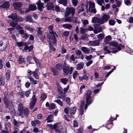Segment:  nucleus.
<instances>
[{
    "mask_svg": "<svg viewBox=\"0 0 133 133\" xmlns=\"http://www.w3.org/2000/svg\"><path fill=\"white\" fill-rule=\"evenodd\" d=\"M91 91L90 90H88L85 94L86 99V103L85 105V109L86 110L88 106L93 101V99H90L91 98Z\"/></svg>",
    "mask_w": 133,
    "mask_h": 133,
    "instance_id": "obj_1",
    "label": "nucleus"
},
{
    "mask_svg": "<svg viewBox=\"0 0 133 133\" xmlns=\"http://www.w3.org/2000/svg\"><path fill=\"white\" fill-rule=\"evenodd\" d=\"M75 13V9L73 7H67L66 8V11L64 14V17L68 16L70 14L73 16Z\"/></svg>",
    "mask_w": 133,
    "mask_h": 133,
    "instance_id": "obj_2",
    "label": "nucleus"
},
{
    "mask_svg": "<svg viewBox=\"0 0 133 133\" xmlns=\"http://www.w3.org/2000/svg\"><path fill=\"white\" fill-rule=\"evenodd\" d=\"M29 111L26 108H24L22 110L18 113V115L21 116L22 118L26 117L29 115Z\"/></svg>",
    "mask_w": 133,
    "mask_h": 133,
    "instance_id": "obj_3",
    "label": "nucleus"
},
{
    "mask_svg": "<svg viewBox=\"0 0 133 133\" xmlns=\"http://www.w3.org/2000/svg\"><path fill=\"white\" fill-rule=\"evenodd\" d=\"M78 18L77 17H74L72 16V17H68L66 18L64 20L65 22H71L74 23L78 22Z\"/></svg>",
    "mask_w": 133,
    "mask_h": 133,
    "instance_id": "obj_4",
    "label": "nucleus"
},
{
    "mask_svg": "<svg viewBox=\"0 0 133 133\" xmlns=\"http://www.w3.org/2000/svg\"><path fill=\"white\" fill-rule=\"evenodd\" d=\"M4 102L7 108L12 110H14L13 106L11 101H8V99H4Z\"/></svg>",
    "mask_w": 133,
    "mask_h": 133,
    "instance_id": "obj_5",
    "label": "nucleus"
},
{
    "mask_svg": "<svg viewBox=\"0 0 133 133\" xmlns=\"http://www.w3.org/2000/svg\"><path fill=\"white\" fill-rule=\"evenodd\" d=\"M9 18H11L13 21L17 20H18L21 22H23V19L21 17H19L17 18V15L16 14H12L11 15H10L8 16Z\"/></svg>",
    "mask_w": 133,
    "mask_h": 133,
    "instance_id": "obj_6",
    "label": "nucleus"
},
{
    "mask_svg": "<svg viewBox=\"0 0 133 133\" xmlns=\"http://www.w3.org/2000/svg\"><path fill=\"white\" fill-rule=\"evenodd\" d=\"M7 43L6 40H3L0 42V51H2L6 49Z\"/></svg>",
    "mask_w": 133,
    "mask_h": 133,
    "instance_id": "obj_7",
    "label": "nucleus"
},
{
    "mask_svg": "<svg viewBox=\"0 0 133 133\" xmlns=\"http://www.w3.org/2000/svg\"><path fill=\"white\" fill-rule=\"evenodd\" d=\"M37 100V98L35 95H34L31 99V103L30 104V108L31 109H32L36 103Z\"/></svg>",
    "mask_w": 133,
    "mask_h": 133,
    "instance_id": "obj_8",
    "label": "nucleus"
},
{
    "mask_svg": "<svg viewBox=\"0 0 133 133\" xmlns=\"http://www.w3.org/2000/svg\"><path fill=\"white\" fill-rule=\"evenodd\" d=\"M95 29L94 31V32L96 34L102 31V28L98 24H95L94 25Z\"/></svg>",
    "mask_w": 133,
    "mask_h": 133,
    "instance_id": "obj_9",
    "label": "nucleus"
},
{
    "mask_svg": "<svg viewBox=\"0 0 133 133\" xmlns=\"http://www.w3.org/2000/svg\"><path fill=\"white\" fill-rule=\"evenodd\" d=\"M110 16L108 15L104 14L103 15L101 19V21H102L103 22V24L106 22L110 18Z\"/></svg>",
    "mask_w": 133,
    "mask_h": 133,
    "instance_id": "obj_10",
    "label": "nucleus"
},
{
    "mask_svg": "<svg viewBox=\"0 0 133 133\" xmlns=\"http://www.w3.org/2000/svg\"><path fill=\"white\" fill-rule=\"evenodd\" d=\"M22 4L19 2L14 3L13 4V6L15 9L18 10L22 6Z\"/></svg>",
    "mask_w": 133,
    "mask_h": 133,
    "instance_id": "obj_11",
    "label": "nucleus"
},
{
    "mask_svg": "<svg viewBox=\"0 0 133 133\" xmlns=\"http://www.w3.org/2000/svg\"><path fill=\"white\" fill-rule=\"evenodd\" d=\"M92 22L93 23H99L100 24H102L103 22L102 21H101L100 19L96 17H94L92 19Z\"/></svg>",
    "mask_w": 133,
    "mask_h": 133,
    "instance_id": "obj_12",
    "label": "nucleus"
},
{
    "mask_svg": "<svg viewBox=\"0 0 133 133\" xmlns=\"http://www.w3.org/2000/svg\"><path fill=\"white\" fill-rule=\"evenodd\" d=\"M69 68L68 66H63V71L64 74L66 76L69 73Z\"/></svg>",
    "mask_w": 133,
    "mask_h": 133,
    "instance_id": "obj_13",
    "label": "nucleus"
},
{
    "mask_svg": "<svg viewBox=\"0 0 133 133\" xmlns=\"http://www.w3.org/2000/svg\"><path fill=\"white\" fill-rule=\"evenodd\" d=\"M9 2L6 1L0 6V7L3 8H9L10 6Z\"/></svg>",
    "mask_w": 133,
    "mask_h": 133,
    "instance_id": "obj_14",
    "label": "nucleus"
},
{
    "mask_svg": "<svg viewBox=\"0 0 133 133\" xmlns=\"http://www.w3.org/2000/svg\"><path fill=\"white\" fill-rule=\"evenodd\" d=\"M48 29L49 30V32L52 35H55L57 37L56 34L53 31V25H50L48 27Z\"/></svg>",
    "mask_w": 133,
    "mask_h": 133,
    "instance_id": "obj_15",
    "label": "nucleus"
},
{
    "mask_svg": "<svg viewBox=\"0 0 133 133\" xmlns=\"http://www.w3.org/2000/svg\"><path fill=\"white\" fill-rule=\"evenodd\" d=\"M81 50L85 54H88L90 52V50L85 47H81Z\"/></svg>",
    "mask_w": 133,
    "mask_h": 133,
    "instance_id": "obj_16",
    "label": "nucleus"
},
{
    "mask_svg": "<svg viewBox=\"0 0 133 133\" xmlns=\"http://www.w3.org/2000/svg\"><path fill=\"white\" fill-rule=\"evenodd\" d=\"M41 123V122L37 119H36L31 122V125L34 127H35L36 125H39Z\"/></svg>",
    "mask_w": 133,
    "mask_h": 133,
    "instance_id": "obj_17",
    "label": "nucleus"
},
{
    "mask_svg": "<svg viewBox=\"0 0 133 133\" xmlns=\"http://www.w3.org/2000/svg\"><path fill=\"white\" fill-rule=\"evenodd\" d=\"M46 6L48 10H50L53 8L54 7V4L52 3H47L46 5Z\"/></svg>",
    "mask_w": 133,
    "mask_h": 133,
    "instance_id": "obj_18",
    "label": "nucleus"
},
{
    "mask_svg": "<svg viewBox=\"0 0 133 133\" xmlns=\"http://www.w3.org/2000/svg\"><path fill=\"white\" fill-rule=\"evenodd\" d=\"M36 4L37 5L38 9L42 11V8H43V4L41 3L40 1H38V2L36 3Z\"/></svg>",
    "mask_w": 133,
    "mask_h": 133,
    "instance_id": "obj_19",
    "label": "nucleus"
},
{
    "mask_svg": "<svg viewBox=\"0 0 133 133\" xmlns=\"http://www.w3.org/2000/svg\"><path fill=\"white\" fill-rule=\"evenodd\" d=\"M53 115H50L48 116L46 119V120L47 121L48 123L51 122L53 121L52 118H53Z\"/></svg>",
    "mask_w": 133,
    "mask_h": 133,
    "instance_id": "obj_20",
    "label": "nucleus"
},
{
    "mask_svg": "<svg viewBox=\"0 0 133 133\" xmlns=\"http://www.w3.org/2000/svg\"><path fill=\"white\" fill-rule=\"evenodd\" d=\"M84 65V64L82 63H80L78 64L77 66L76 69L77 70H79L83 68Z\"/></svg>",
    "mask_w": 133,
    "mask_h": 133,
    "instance_id": "obj_21",
    "label": "nucleus"
},
{
    "mask_svg": "<svg viewBox=\"0 0 133 133\" xmlns=\"http://www.w3.org/2000/svg\"><path fill=\"white\" fill-rule=\"evenodd\" d=\"M36 9V6L35 4H31L29 6V11H34Z\"/></svg>",
    "mask_w": 133,
    "mask_h": 133,
    "instance_id": "obj_22",
    "label": "nucleus"
},
{
    "mask_svg": "<svg viewBox=\"0 0 133 133\" xmlns=\"http://www.w3.org/2000/svg\"><path fill=\"white\" fill-rule=\"evenodd\" d=\"M56 36L55 35H52L51 36H49V35H48L47 37L49 39L53 40V43L55 44L56 42V39H55V36Z\"/></svg>",
    "mask_w": 133,
    "mask_h": 133,
    "instance_id": "obj_23",
    "label": "nucleus"
},
{
    "mask_svg": "<svg viewBox=\"0 0 133 133\" xmlns=\"http://www.w3.org/2000/svg\"><path fill=\"white\" fill-rule=\"evenodd\" d=\"M76 108L75 107L71 108L70 110V112L72 115H74L76 111Z\"/></svg>",
    "mask_w": 133,
    "mask_h": 133,
    "instance_id": "obj_24",
    "label": "nucleus"
},
{
    "mask_svg": "<svg viewBox=\"0 0 133 133\" xmlns=\"http://www.w3.org/2000/svg\"><path fill=\"white\" fill-rule=\"evenodd\" d=\"M25 108H24L23 104L22 103H20L18 107V113L22 111Z\"/></svg>",
    "mask_w": 133,
    "mask_h": 133,
    "instance_id": "obj_25",
    "label": "nucleus"
},
{
    "mask_svg": "<svg viewBox=\"0 0 133 133\" xmlns=\"http://www.w3.org/2000/svg\"><path fill=\"white\" fill-rule=\"evenodd\" d=\"M111 37L109 35L106 36L104 39V42L106 44H108L110 41Z\"/></svg>",
    "mask_w": 133,
    "mask_h": 133,
    "instance_id": "obj_26",
    "label": "nucleus"
},
{
    "mask_svg": "<svg viewBox=\"0 0 133 133\" xmlns=\"http://www.w3.org/2000/svg\"><path fill=\"white\" fill-rule=\"evenodd\" d=\"M84 103V101H82L81 104L80 105V114L81 116H82L83 114V107Z\"/></svg>",
    "mask_w": 133,
    "mask_h": 133,
    "instance_id": "obj_27",
    "label": "nucleus"
},
{
    "mask_svg": "<svg viewBox=\"0 0 133 133\" xmlns=\"http://www.w3.org/2000/svg\"><path fill=\"white\" fill-rule=\"evenodd\" d=\"M18 62L20 64H24V58L22 56H20L18 59Z\"/></svg>",
    "mask_w": 133,
    "mask_h": 133,
    "instance_id": "obj_28",
    "label": "nucleus"
},
{
    "mask_svg": "<svg viewBox=\"0 0 133 133\" xmlns=\"http://www.w3.org/2000/svg\"><path fill=\"white\" fill-rule=\"evenodd\" d=\"M5 78L4 77H2L0 78V86H3L5 83Z\"/></svg>",
    "mask_w": 133,
    "mask_h": 133,
    "instance_id": "obj_29",
    "label": "nucleus"
},
{
    "mask_svg": "<svg viewBox=\"0 0 133 133\" xmlns=\"http://www.w3.org/2000/svg\"><path fill=\"white\" fill-rule=\"evenodd\" d=\"M25 20L26 22H32V17L31 16H27L25 18Z\"/></svg>",
    "mask_w": 133,
    "mask_h": 133,
    "instance_id": "obj_30",
    "label": "nucleus"
},
{
    "mask_svg": "<svg viewBox=\"0 0 133 133\" xmlns=\"http://www.w3.org/2000/svg\"><path fill=\"white\" fill-rule=\"evenodd\" d=\"M111 48L112 49H113L112 52L113 53H115L118 51H120L121 50V48L120 46H118L116 48L118 49V50H116V49L115 48H112V47H111Z\"/></svg>",
    "mask_w": 133,
    "mask_h": 133,
    "instance_id": "obj_31",
    "label": "nucleus"
},
{
    "mask_svg": "<svg viewBox=\"0 0 133 133\" xmlns=\"http://www.w3.org/2000/svg\"><path fill=\"white\" fill-rule=\"evenodd\" d=\"M63 27L65 28L70 29L72 27V25L70 24H65L63 25Z\"/></svg>",
    "mask_w": 133,
    "mask_h": 133,
    "instance_id": "obj_32",
    "label": "nucleus"
},
{
    "mask_svg": "<svg viewBox=\"0 0 133 133\" xmlns=\"http://www.w3.org/2000/svg\"><path fill=\"white\" fill-rule=\"evenodd\" d=\"M104 36V35L103 34H100L98 35L97 37L99 39L98 40H99L100 42V40H101L103 39Z\"/></svg>",
    "mask_w": 133,
    "mask_h": 133,
    "instance_id": "obj_33",
    "label": "nucleus"
},
{
    "mask_svg": "<svg viewBox=\"0 0 133 133\" xmlns=\"http://www.w3.org/2000/svg\"><path fill=\"white\" fill-rule=\"evenodd\" d=\"M37 69H36L35 71L32 73V75L35 78L37 79H38L39 78L37 74Z\"/></svg>",
    "mask_w": 133,
    "mask_h": 133,
    "instance_id": "obj_34",
    "label": "nucleus"
},
{
    "mask_svg": "<svg viewBox=\"0 0 133 133\" xmlns=\"http://www.w3.org/2000/svg\"><path fill=\"white\" fill-rule=\"evenodd\" d=\"M11 73V71L10 70H8L6 71V78L7 79L9 80L10 78V74Z\"/></svg>",
    "mask_w": 133,
    "mask_h": 133,
    "instance_id": "obj_35",
    "label": "nucleus"
},
{
    "mask_svg": "<svg viewBox=\"0 0 133 133\" xmlns=\"http://www.w3.org/2000/svg\"><path fill=\"white\" fill-rule=\"evenodd\" d=\"M80 29V32L81 34H84L86 31H87V29L82 27H81Z\"/></svg>",
    "mask_w": 133,
    "mask_h": 133,
    "instance_id": "obj_36",
    "label": "nucleus"
},
{
    "mask_svg": "<svg viewBox=\"0 0 133 133\" xmlns=\"http://www.w3.org/2000/svg\"><path fill=\"white\" fill-rule=\"evenodd\" d=\"M78 75V73L77 71H74L72 74L73 77L74 79H75Z\"/></svg>",
    "mask_w": 133,
    "mask_h": 133,
    "instance_id": "obj_37",
    "label": "nucleus"
},
{
    "mask_svg": "<svg viewBox=\"0 0 133 133\" xmlns=\"http://www.w3.org/2000/svg\"><path fill=\"white\" fill-rule=\"evenodd\" d=\"M89 10L95 7V4L94 3L90 2L89 3Z\"/></svg>",
    "mask_w": 133,
    "mask_h": 133,
    "instance_id": "obj_38",
    "label": "nucleus"
},
{
    "mask_svg": "<svg viewBox=\"0 0 133 133\" xmlns=\"http://www.w3.org/2000/svg\"><path fill=\"white\" fill-rule=\"evenodd\" d=\"M62 65L60 64H57L56 66V69L58 70H60L62 69Z\"/></svg>",
    "mask_w": 133,
    "mask_h": 133,
    "instance_id": "obj_39",
    "label": "nucleus"
},
{
    "mask_svg": "<svg viewBox=\"0 0 133 133\" xmlns=\"http://www.w3.org/2000/svg\"><path fill=\"white\" fill-rule=\"evenodd\" d=\"M82 22L84 27H85L87 24H88L89 23V22L87 20H83L82 19Z\"/></svg>",
    "mask_w": 133,
    "mask_h": 133,
    "instance_id": "obj_40",
    "label": "nucleus"
},
{
    "mask_svg": "<svg viewBox=\"0 0 133 133\" xmlns=\"http://www.w3.org/2000/svg\"><path fill=\"white\" fill-rule=\"evenodd\" d=\"M110 44L111 46L116 47L118 45L117 43L115 42H112L110 43Z\"/></svg>",
    "mask_w": 133,
    "mask_h": 133,
    "instance_id": "obj_41",
    "label": "nucleus"
},
{
    "mask_svg": "<svg viewBox=\"0 0 133 133\" xmlns=\"http://www.w3.org/2000/svg\"><path fill=\"white\" fill-rule=\"evenodd\" d=\"M25 29L30 30L31 31H33V28L30 27V26L28 25H26L25 26Z\"/></svg>",
    "mask_w": 133,
    "mask_h": 133,
    "instance_id": "obj_42",
    "label": "nucleus"
},
{
    "mask_svg": "<svg viewBox=\"0 0 133 133\" xmlns=\"http://www.w3.org/2000/svg\"><path fill=\"white\" fill-rule=\"evenodd\" d=\"M94 46L99 45L100 42L99 40H95L94 41Z\"/></svg>",
    "mask_w": 133,
    "mask_h": 133,
    "instance_id": "obj_43",
    "label": "nucleus"
},
{
    "mask_svg": "<svg viewBox=\"0 0 133 133\" xmlns=\"http://www.w3.org/2000/svg\"><path fill=\"white\" fill-rule=\"evenodd\" d=\"M97 3L99 5L102 6V3H104V0H96Z\"/></svg>",
    "mask_w": 133,
    "mask_h": 133,
    "instance_id": "obj_44",
    "label": "nucleus"
},
{
    "mask_svg": "<svg viewBox=\"0 0 133 133\" xmlns=\"http://www.w3.org/2000/svg\"><path fill=\"white\" fill-rule=\"evenodd\" d=\"M17 44L19 47H21L24 45H25L26 44V43H24L23 42H17Z\"/></svg>",
    "mask_w": 133,
    "mask_h": 133,
    "instance_id": "obj_45",
    "label": "nucleus"
},
{
    "mask_svg": "<svg viewBox=\"0 0 133 133\" xmlns=\"http://www.w3.org/2000/svg\"><path fill=\"white\" fill-rule=\"evenodd\" d=\"M46 95L45 94L42 93L41 94V99L43 100H44L46 98Z\"/></svg>",
    "mask_w": 133,
    "mask_h": 133,
    "instance_id": "obj_46",
    "label": "nucleus"
},
{
    "mask_svg": "<svg viewBox=\"0 0 133 133\" xmlns=\"http://www.w3.org/2000/svg\"><path fill=\"white\" fill-rule=\"evenodd\" d=\"M33 131L34 132H37V133H42V131L40 130H39L37 128H35L33 130Z\"/></svg>",
    "mask_w": 133,
    "mask_h": 133,
    "instance_id": "obj_47",
    "label": "nucleus"
},
{
    "mask_svg": "<svg viewBox=\"0 0 133 133\" xmlns=\"http://www.w3.org/2000/svg\"><path fill=\"white\" fill-rule=\"evenodd\" d=\"M104 50L105 51V54L107 53H109L110 52V51L109 50L107 49V47L106 46H105L104 48Z\"/></svg>",
    "mask_w": 133,
    "mask_h": 133,
    "instance_id": "obj_48",
    "label": "nucleus"
},
{
    "mask_svg": "<svg viewBox=\"0 0 133 133\" xmlns=\"http://www.w3.org/2000/svg\"><path fill=\"white\" fill-rule=\"evenodd\" d=\"M89 10L91 13L94 14H95L96 12V11L95 8L89 9Z\"/></svg>",
    "mask_w": 133,
    "mask_h": 133,
    "instance_id": "obj_49",
    "label": "nucleus"
},
{
    "mask_svg": "<svg viewBox=\"0 0 133 133\" xmlns=\"http://www.w3.org/2000/svg\"><path fill=\"white\" fill-rule=\"evenodd\" d=\"M51 69L54 75H56L58 73V71H56L54 68H51Z\"/></svg>",
    "mask_w": 133,
    "mask_h": 133,
    "instance_id": "obj_50",
    "label": "nucleus"
},
{
    "mask_svg": "<svg viewBox=\"0 0 133 133\" xmlns=\"http://www.w3.org/2000/svg\"><path fill=\"white\" fill-rule=\"evenodd\" d=\"M61 81L62 83L64 84H65L68 81V80L65 78H62L61 79Z\"/></svg>",
    "mask_w": 133,
    "mask_h": 133,
    "instance_id": "obj_51",
    "label": "nucleus"
},
{
    "mask_svg": "<svg viewBox=\"0 0 133 133\" xmlns=\"http://www.w3.org/2000/svg\"><path fill=\"white\" fill-rule=\"evenodd\" d=\"M54 102L57 103L61 106H62L63 105L62 102L59 100H55Z\"/></svg>",
    "mask_w": 133,
    "mask_h": 133,
    "instance_id": "obj_52",
    "label": "nucleus"
},
{
    "mask_svg": "<svg viewBox=\"0 0 133 133\" xmlns=\"http://www.w3.org/2000/svg\"><path fill=\"white\" fill-rule=\"evenodd\" d=\"M3 92L4 95V99H8V93L6 91L5 89V90Z\"/></svg>",
    "mask_w": 133,
    "mask_h": 133,
    "instance_id": "obj_53",
    "label": "nucleus"
},
{
    "mask_svg": "<svg viewBox=\"0 0 133 133\" xmlns=\"http://www.w3.org/2000/svg\"><path fill=\"white\" fill-rule=\"evenodd\" d=\"M72 3L74 6H76L78 3V1L77 0H72Z\"/></svg>",
    "mask_w": 133,
    "mask_h": 133,
    "instance_id": "obj_54",
    "label": "nucleus"
},
{
    "mask_svg": "<svg viewBox=\"0 0 133 133\" xmlns=\"http://www.w3.org/2000/svg\"><path fill=\"white\" fill-rule=\"evenodd\" d=\"M55 104L54 103H52L50 105L49 108L51 109H54L55 108Z\"/></svg>",
    "mask_w": 133,
    "mask_h": 133,
    "instance_id": "obj_55",
    "label": "nucleus"
},
{
    "mask_svg": "<svg viewBox=\"0 0 133 133\" xmlns=\"http://www.w3.org/2000/svg\"><path fill=\"white\" fill-rule=\"evenodd\" d=\"M109 24L110 25H113L115 24V22L112 19L110 20L109 22Z\"/></svg>",
    "mask_w": 133,
    "mask_h": 133,
    "instance_id": "obj_56",
    "label": "nucleus"
},
{
    "mask_svg": "<svg viewBox=\"0 0 133 133\" xmlns=\"http://www.w3.org/2000/svg\"><path fill=\"white\" fill-rule=\"evenodd\" d=\"M69 31H65L63 33L62 35L64 36H67L69 35Z\"/></svg>",
    "mask_w": 133,
    "mask_h": 133,
    "instance_id": "obj_57",
    "label": "nucleus"
},
{
    "mask_svg": "<svg viewBox=\"0 0 133 133\" xmlns=\"http://www.w3.org/2000/svg\"><path fill=\"white\" fill-rule=\"evenodd\" d=\"M75 52L76 55L77 56L81 55L82 53L81 52L78 50H76Z\"/></svg>",
    "mask_w": 133,
    "mask_h": 133,
    "instance_id": "obj_58",
    "label": "nucleus"
},
{
    "mask_svg": "<svg viewBox=\"0 0 133 133\" xmlns=\"http://www.w3.org/2000/svg\"><path fill=\"white\" fill-rule=\"evenodd\" d=\"M84 11V8L83 7V5H82L81 6V8L79 10L78 12V13H80L82 11Z\"/></svg>",
    "mask_w": 133,
    "mask_h": 133,
    "instance_id": "obj_59",
    "label": "nucleus"
},
{
    "mask_svg": "<svg viewBox=\"0 0 133 133\" xmlns=\"http://www.w3.org/2000/svg\"><path fill=\"white\" fill-rule=\"evenodd\" d=\"M92 57V56L91 55H90L89 56H86L85 57V58L87 61H89L91 59Z\"/></svg>",
    "mask_w": 133,
    "mask_h": 133,
    "instance_id": "obj_60",
    "label": "nucleus"
},
{
    "mask_svg": "<svg viewBox=\"0 0 133 133\" xmlns=\"http://www.w3.org/2000/svg\"><path fill=\"white\" fill-rule=\"evenodd\" d=\"M87 31H94V28L93 27L91 26H88V27L87 28Z\"/></svg>",
    "mask_w": 133,
    "mask_h": 133,
    "instance_id": "obj_61",
    "label": "nucleus"
},
{
    "mask_svg": "<svg viewBox=\"0 0 133 133\" xmlns=\"http://www.w3.org/2000/svg\"><path fill=\"white\" fill-rule=\"evenodd\" d=\"M55 10L57 12H59L60 11V9L59 6H55Z\"/></svg>",
    "mask_w": 133,
    "mask_h": 133,
    "instance_id": "obj_62",
    "label": "nucleus"
},
{
    "mask_svg": "<svg viewBox=\"0 0 133 133\" xmlns=\"http://www.w3.org/2000/svg\"><path fill=\"white\" fill-rule=\"evenodd\" d=\"M17 24V22H16L15 23L13 22H11L10 23V24L11 26L13 27H15V26Z\"/></svg>",
    "mask_w": 133,
    "mask_h": 133,
    "instance_id": "obj_63",
    "label": "nucleus"
},
{
    "mask_svg": "<svg viewBox=\"0 0 133 133\" xmlns=\"http://www.w3.org/2000/svg\"><path fill=\"white\" fill-rule=\"evenodd\" d=\"M84 79L86 80H87L89 78V75L88 74H86L85 75L83 76Z\"/></svg>",
    "mask_w": 133,
    "mask_h": 133,
    "instance_id": "obj_64",
    "label": "nucleus"
}]
</instances>
